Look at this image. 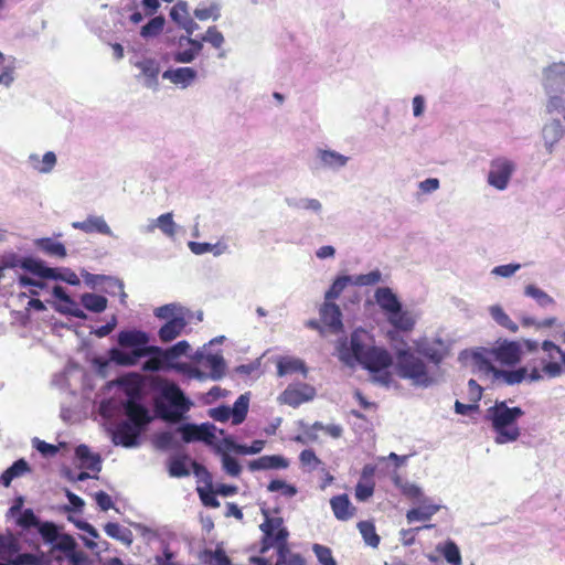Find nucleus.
<instances>
[{"mask_svg":"<svg viewBox=\"0 0 565 565\" xmlns=\"http://www.w3.org/2000/svg\"><path fill=\"white\" fill-rule=\"evenodd\" d=\"M475 365L488 374L497 370L492 361L501 365L512 366L521 361V343L519 341L503 340L491 349L478 348L471 353Z\"/></svg>","mask_w":565,"mask_h":565,"instance_id":"obj_4","label":"nucleus"},{"mask_svg":"<svg viewBox=\"0 0 565 565\" xmlns=\"http://www.w3.org/2000/svg\"><path fill=\"white\" fill-rule=\"evenodd\" d=\"M545 88L551 95L553 93H565V64L558 63L548 66L545 72Z\"/></svg>","mask_w":565,"mask_h":565,"instance_id":"obj_14","label":"nucleus"},{"mask_svg":"<svg viewBox=\"0 0 565 565\" xmlns=\"http://www.w3.org/2000/svg\"><path fill=\"white\" fill-rule=\"evenodd\" d=\"M203 554L205 557H209L210 563L214 562L216 565H231V559L223 548H216L215 551L205 550Z\"/></svg>","mask_w":565,"mask_h":565,"instance_id":"obj_54","label":"nucleus"},{"mask_svg":"<svg viewBox=\"0 0 565 565\" xmlns=\"http://www.w3.org/2000/svg\"><path fill=\"white\" fill-rule=\"evenodd\" d=\"M439 509L440 507L438 504H426L419 508H413L406 512V520L408 523L428 521Z\"/></svg>","mask_w":565,"mask_h":565,"instance_id":"obj_32","label":"nucleus"},{"mask_svg":"<svg viewBox=\"0 0 565 565\" xmlns=\"http://www.w3.org/2000/svg\"><path fill=\"white\" fill-rule=\"evenodd\" d=\"M54 276L55 277H50L49 279L62 280L72 286H78L81 284V280H79L78 276L76 275V273H74L73 270H71L68 268L64 269L63 274L58 273L57 269L55 268Z\"/></svg>","mask_w":565,"mask_h":565,"instance_id":"obj_59","label":"nucleus"},{"mask_svg":"<svg viewBox=\"0 0 565 565\" xmlns=\"http://www.w3.org/2000/svg\"><path fill=\"white\" fill-rule=\"evenodd\" d=\"M104 531L108 536L118 540L126 545H130L132 543L131 531L121 526L119 523L108 522L105 524Z\"/></svg>","mask_w":565,"mask_h":565,"instance_id":"obj_34","label":"nucleus"},{"mask_svg":"<svg viewBox=\"0 0 565 565\" xmlns=\"http://www.w3.org/2000/svg\"><path fill=\"white\" fill-rule=\"evenodd\" d=\"M231 412L233 425L242 424L248 412V398L245 395H241L234 403V407Z\"/></svg>","mask_w":565,"mask_h":565,"instance_id":"obj_41","label":"nucleus"},{"mask_svg":"<svg viewBox=\"0 0 565 565\" xmlns=\"http://www.w3.org/2000/svg\"><path fill=\"white\" fill-rule=\"evenodd\" d=\"M216 245L210 243L190 242L189 248L195 255H202L209 252H213L215 255H220L221 250H214Z\"/></svg>","mask_w":565,"mask_h":565,"instance_id":"obj_60","label":"nucleus"},{"mask_svg":"<svg viewBox=\"0 0 565 565\" xmlns=\"http://www.w3.org/2000/svg\"><path fill=\"white\" fill-rule=\"evenodd\" d=\"M73 228L79 230L84 233H100L108 235L110 234V227L102 216H88L86 220L81 222H73Z\"/></svg>","mask_w":565,"mask_h":565,"instance_id":"obj_22","label":"nucleus"},{"mask_svg":"<svg viewBox=\"0 0 565 565\" xmlns=\"http://www.w3.org/2000/svg\"><path fill=\"white\" fill-rule=\"evenodd\" d=\"M288 460L280 455L263 456L248 463V468L252 471L255 470H268V469H286L288 467Z\"/></svg>","mask_w":565,"mask_h":565,"instance_id":"obj_23","label":"nucleus"},{"mask_svg":"<svg viewBox=\"0 0 565 565\" xmlns=\"http://www.w3.org/2000/svg\"><path fill=\"white\" fill-rule=\"evenodd\" d=\"M83 277L85 279V282L93 288H95L97 285L106 282L108 288L117 290L121 297L125 298L127 296L124 290L122 281L117 278H113V277L105 276V275H94V274H89V273L83 274Z\"/></svg>","mask_w":565,"mask_h":565,"instance_id":"obj_28","label":"nucleus"},{"mask_svg":"<svg viewBox=\"0 0 565 565\" xmlns=\"http://www.w3.org/2000/svg\"><path fill=\"white\" fill-rule=\"evenodd\" d=\"M21 268L43 279L55 277V268L44 265V262L33 257H23Z\"/></svg>","mask_w":565,"mask_h":565,"instance_id":"obj_27","label":"nucleus"},{"mask_svg":"<svg viewBox=\"0 0 565 565\" xmlns=\"http://www.w3.org/2000/svg\"><path fill=\"white\" fill-rule=\"evenodd\" d=\"M135 66L140 71V77L143 79V85L156 89L159 84L160 64L154 58H143L138 61Z\"/></svg>","mask_w":565,"mask_h":565,"instance_id":"obj_16","label":"nucleus"},{"mask_svg":"<svg viewBox=\"0 0 565 565\" xmlns=\"http://www.w3.org/2000/svg\"><path fill=\"white\" fill-rule=\"evenodd\" d=\"M35 247L50 257L63 259L67 256L66 247L63 243L51 238L43 237L34 241Z\"/></svg>","mask_w":565,"mask_h":565,"instance_id":"obj_21","label":"nucleus"},{"mask_svg":"<svg viewBox=\"0 0 565 565\" xmlns=\"http://www.w3.org/2000/svg\"><path fill=\"white\" fill-rule=\"evenodd\" d=\"M437 551L441 552L445 559L451 565H461L459 547L454 541H447L444 546L438 545Z\"/></svg>","mask_w":565,"mask_h":565,"instance_id":"obj_40","label":"nucleus"},{"mask_svg":"<svg viewBox=\"0 0 565 565\" xmlns=\"http://www.w3.org/2000/svg\"><path fill=\"white\" fill-rule=\"evenodd\" d=\"M13 565H41V558L31 553H23L14 558Z\"/></svg>","mask_w":565,"mask_h":565,"instance_id":"obj_64","label":"nucleus"},{"mask_svg":"<svg viewBox=\"0 0 565 565\" xmlns=\"http://www.w3.org/2000/svg\"><path fill=\"white\" fill-rule=\"evenodd\" d=\"M358 529H359L364 542L369 546L376 548L380 545L381 537L376 533L375 526L371 521L359 522Z\"/></svg>","mask_w":565,"mask_h":565,"instance_id":"obj_36","label":"nucleus"},{"mask_svg":"<svg viewBox=\"0 0 565 565\" xmlns=\"http://www.w3.org/2000/svg\"><path fill=\"white\" fill-rule=\"evenodd\" d=\"M374 483L371 481L359 482L355 487V498L359 501H365L373 495Z\"/></svg>","mask_w":565,"mask_h":565,"instance_id":"obj_58","label":"nucleus"},{"mask_svg":"<svg viewBox=\"0 0 565 565\" xmlns=\"http://www.w3.org/2000/svg\"><path fill=\"white\" fill-rule=\"evenodd\" d=\"M164 23L166 20L162 15L154 17L141 28L140 35L143 39L156 38L163 31Z\"/></svg>","mask_w":565,"mask_h":565,"instance_id":"obj_39","label":"nucleus"},{"mask_svg":"<svg viewBox=\"0 0 565 565\" xmlns=\"http://www.w3.org/2000/svg\"><path fill=\"white\" fill-rule=\"evenodd\" d=\"M222 465L225 472L231 477H238L241 475L242 467L239 462L226 452L222 454Z\"/></svg>","mask_w":565,"mask_h":565,"instance_id":"obj_52","label":"nucleus"},{"mask_svg":"<svg viewBox=\"0 0 565 565\" xmlns=\"http://www.w3.org/2000/svg\"><path fill=\"white\" fill-rule=\"evenodd\" d=\"M523 415L524 411L521 407H509L504 401L495 402L493 406L489 407L487 418L491 422L495 433L494 441L502 445L518 440L521 436L518 419Z\"/></svg>","mask_w":565,"mask_h":565,"instance_id":"obj_3","label":"nucleus"},{"mask_svg":"<svg viewBox=\"0 0 565 565\" xmlns=\"http://www.w3.org/2000/svg\"><path fill=\"white\" fill-rule=\"evenodd\" d=\"M267 490L269 492L281 491V494L286 498H292L297 494V488L295 486L280 479L271 480L267 486Z\"/></svg>","mask_w":565,"mask_h":565,"instance_id":"obj_47","label":"nucleus"},{"mask_svg":"<svg viewBox=\"0 0 565 565\" xmlns=\"http://www.w3.org/2000/svg\"><path fill=\"white\" fill-rule=\"evenodd\" d=\"M31 471V467L28 461L23 458L14 461L8 469H6L0 476V484L8 488L10 487L13 479L22 477Z\"/></svg>","mask_w":565,"mask_h":565,"instance_id":"obj_24","label":"nucleus"},{"mask_svg":"<svg viewBox=\"0 0 565 565\" xmlns=\"http://www.w3.org/2000/svg\"><path fill=\"white\" fill-rule=\"evenodd\" d=\"M141 428L130 424L129 422H120L113 433V441L124 447H132L137 444V439L141 433Z\"/></svg>","mask_w":565,"mask_h":565,"instance_id":"obj_15","label":"nucleus"},{"mask_svg":"<svg viewBox=\"0 0 565 565\" xmlns=\"http://www.w3.org/2000/svg\"><path fill=\"white\" fill-rule=\"evenodd\" d=\"M316 395V391L308 384H301L298 386H288L281 394L280 399L282 403L298 407L302 403L312 399Z\"/></svg>","mask_w":565,"mask_h":565,"instance_id":"obj_13","label":"nucleus"},{"mask_svg":"<svg viewBox=\"0 0 565 565\" xmlns=\"http://www.w3.org/2000/svg\"><path fill=\"white\" fill-rule=\"evenodd\" d=\"M158 227L168 236H173L175 233V224L172 218V213H166L158 217Z\"/></svg>","mask_w":565,"mask_h":565,"instance_id":"obj_55","label":"nucleus"},{"mask_svg":"<svg viewBox=\"0 0 565 565\" xmlns=\"http://www.w3.org/2000/svg\"><path fill=\"white\" fill-rule=\"evenodd\" d=\"M149 355H150V359H148L142 364V371H145V372H157V371H160L169 362V359H167L163 354L150 353Z\"/></svg>","mask_w":565,"mask_h":565,"instance_id":"obj_48","label":"nucleus"},{"mask_svg":"<svg viewBox=\"0 0 565 565\" xmlns=\"http://www.w3.org/2000/svg\"><path fill=\"white\" fill-rule=\"evenodd\" d=\"M382 280V274L379 269L372 270L369 274H361L352 277V285L355 286H373Z\"/></svg>","mask_w":565,"mask_h":565,"instance_id":"obj_49","label":"nucleus"},{"mask_svg":"<svg viewBox=\"0 0 565 565\" xmlns=\"http://www.w3.org/2000/svg\"><path fill=\"white\" fill-rule=\"evenodd\" d=\"M330 504L338 520L347 521L354 515L355 508L352 507L347 494L333 497Z\"/></svg>","mask_w":565,"mask_h":565,"instance_id":"obj_26","label":"nucleus"},{"mask_svg":"<svg viewBox=\"0 0 565 565\" xmlns=\"http://www.w3.org/2000/svg\"><path fill=\"white\" fill-rule=\"evenodd\" d=\"M38 531L45 543L53 545L52 552L61 551L65 553L74 564H77L78 558L77 553L75 552L76 541L72 535L66 533L60 534L58 527L53 522L49 521L41 522Z\"/></svg>","mask_w":565,"mask_h":565,"instance_id":"obj_9","label":"nucleus"},{"mask_svg":"<svg viewBox=\"0 0 565 565\" xmlns=\"http://www.w3.org/2000/svg\"><path fill=\"white\" fill-rule=\"evenodd\" d=\"M524 294L533 298L540 307L546 308L555 305L554 299L550 295L534 285H527Z\"/></svg>","mask_w":565,"mask_h":565,"instance_id":"obj_38","label":"nucleus"},{"mask_svg":"<svg viewBox=\"0 0 565 565\" xmlns=\"http://www.w3.org/2000/svg\"><path fill=\"white\" fill-rule=\"evenodd\" d=\"M188 456L174 457L169 460V475L175 478L188 477L190 470L186 468Z\"/></svg>","mask_w":565,"mask_h":565,"instance_id":"obj_42","label":"nucleus"},{"mask_svg":"<svg viewBox=\"0 0 565 565\" xmlns=\"http://www.w3.org/2000/svg\"><path fill=\"white\" fill-rule=\"evenodd\" d=\"M18 525L22 529H31V527H39L41 524V521L39 518L34 514L33 510L25 509L21 515L19 516L17 521Z\"/></svg>","mask_w":565,"mask_h":565,"instance_id":"obj_53","label":"nucleus"},{"mask_svg":"<svg viewBox=\"0 0 565 565\" xmlns=\"http://www.w3.org/2000/svg\"><path fill=\"white\" fill-rule=\"evenodd\" d=\"M515 171V164L505 157H499L490 162L488 183L497 190H505Z\"/></svg>","mask_w":565,"mask_h":565,"instance_id":"obj_10","label":"nucleus"},{"mask_svg":"<svg viewBox=\"0 0 565 565\" xmlns=\"http://www.w3.org/2000/svg\"><path fill=\"white\" fill-rule=\"evenodd\" d=\"M4 55L0 52V84L9 86L13 82L14 67L4 65Z\"/></svg>","mask_w":565,"mask_h":565,"instance_id":"obj_57","label":"nucleus"},{"mask_svg":"<svg viewBox=\"0 0 565 565\" xmlns=\"http://www.w3.org/2000/svg\"><path fill=\"white\" fill-rule=\"evenodd\" d=\"M418 354L438 365L445 358L444 345L441 340L428 341L422 339L415 342Z\"/></svg>","mask_w":565,"mask_h":565,"instance_id":"obj_18","label":"nucleus"},{"mask_svg":"<svg viewBox=\"0 0 565 565\" xmlns=\"http://www.w3.org/2000/svg\"><path fill=\"white\" fill-rule=\"evenodd\" d=\"M490 313H491L492 318L494 319V321L498 324H500L501 327L508 329L511 332L518 331V329H519L518 324L510 319V317L504 312V310L501 307H499V306L491 307Z\"/></svg>","mask_w":565,"mask_h":565,"instance_id":"obj_44","label":"nucleus"},{"mask_svg":"<svg viewBox=\"0 0 565 565\" xmlns=\"http://www.w3.org/2000/svg\"><path fill=\"white\" fill-rule=\"evenodd\" d=\"M190 350V344L188 341L182 340L175 343L174 345L163 350L159 347V353L163 354L169 361H172L174 359L180 358L181 355H184Z\"/></svg>","mask_w":565,"mask_h":565,"instance_id":"obj_46","label":"nucleus"},{"mask_svg":"<svg viewBox=\"0 0 565 565\" xmlns=\"http://www.w3.org/2000/svg\"><path fill=\"white\" fill-rule=\"evenodd\" d=\"M312 550L321 565H337L332 551L328 546L315 544Z\"/></svg>","mask_w":565,"mask_h":565,"instance_id":"obj_51","label":"nucleus"},{"mask_svg":"<svg viewBox=\"0 0 565 565\" xmlns=\"http://www.w3.org/2000/svg\"><path fill=\"white\" fill-rule=\"evenodd\" d=\"M81 303L86 310L100 313L106 310L108 300L102 295L86 292L81 296Z\"/></svg>","mask_w":565,"mask_h":565,"instance_id":"obj_31","label":"nucleus"},{"mask_svg":"<svg viewBox=\"0 0 565 565\" xmlns=\"http://www.w3.org/2000/svg\"><path fill=\"white\" fill-rule=\"evenodd\" d=\"M75 456L82 463L93 471L100 470V458L98 455H93L86 445H79L75 449Z\"/></svg>","mask_w":565,"mask_h":565,"instance_id":"obj_33","label":"nucleus"},{"mask_svg":"<svg viewBox=\"0 0 565 565\" xmlns=\"http://www.w3.org/2000/svg\"><path fill=\"white\" fill-rule=\"evenodd\" d=\"M387 321L395 328L402 331H411L414 329L415 319L413 315L408 310H403L402 306L399 307L398 312H392L387 317Z\"/></svg>","mask_w":565,"mask_h":565,"instance_id":"obj_29","label":"nucleus"},{"mask_svg":"<svg viewBox=\"0 0 565 565\" xmlns=\"http://www.w3.org/2000/svg\"><path fill=\"white\" fill-rule=\"evenodd\" d=\"M161 394L162 397L169 402L170 407L157 401L156 412L158 416L166 422H180L184 413L190 409L191 405L181 388L174 383H169L162 387Z\"/></svg>","mask_w":565,"mask_h":565,"instance_id":"obj_8","label":"nucleus"},{"mask_svg":"<svg viewBox=\"0 0 565 565\" xmlns=\"http://www.w3.org/2000/svg\"><path fill=\"white\" fill-rule=\"evenodd\" d=\"M162 77L171 81L175 85L189 86L196 77V71L192 67H179L175 70H167Z\"/></svg>","mask_w":565,"mask_h":565,"instance_id":"obj_25","label":"nucleus"},{"mask_svg":"<svg viewBox=\"0 0 565 565\" xmlns=\"http://www.w3.org/2000/svg\"><path fill=\"white\" fill-rule=\"evenodd\" d=\"M320 322L331 333H339L343 329L342 312L338 305L332 301L326 300L319 310Z\"/></svg>","mask_w":565,"mask_h":565,"instance_id":"obj_12","label":"nucleus"},{"mask_svg":"<svg viewBox=\"0 0 565 565\" xmlns=\"http://www.w3.org/2000/svg\"><path fill=\"white\" fill-rule=\"evenodd\" d=\"M186 311L178 303H168L154 309L153 313L157 318L167 320L158 331L161 342H171L182 334L188 324Z\"/></svg>","mask_w":565,"mask_h":565,"instance_id":"obj_7","label":"nucleus"},{"mask_svg":"<svg viewBox=\"0 0 565 565\" xmlns=\"http://www.w3.org/2000/svg\"><path fill=\"white\" fill-rule=\"evenodd\" d=\"M352 285V276H340L338 277L331 287L327 290L324 299L332 301L337 299L348 285Z\"/></svg>","mask_w":565,"mask_h":565,"instance_id":"obj_43","label":"nucleus"},{"mask_svg":"<svg viewBox=\"0 0 565 565\" xmlns=\"http://www.w3.org/2000/svg\"><path fill=\"white\" fill-rule=\"evenodd\" d=\"M394 367L401 379L411 381L413 385L427 387L434 383L426 363L411 348L395 351Z\"/></svg>","mask_w":565,"mask_h":565,"instance_id":"obj_5","label":"nucleus"},{"mask_svg":"<svg viewBox=\"0 0 565 565\" xmlns=\"http://www.w3.org/2000/svg\"><path fill=\"white\" fill-rule=\"evenodd\" d=\"M542 371L550 377H557L565 373L563 363L550 361L543 364Z\"/></svg>","mask_w":565,"mask_h":565,"instance_id":"obj_62","label":"nucleus"},{"mask_svg":"<svg viewBox=\"0 0 565 565\" xmlns=\"http://www.w3.org/2000/svg\"><path fill=\"white\" fill-rule=\"evenodd\" d=\"M177 431L181 434L184 443L203 441L207 445H212L215 438L214 426L211 424H184L177 428Z\"/></svg>","mask_w":565,"mask_h":565,"instance_id":"obj_11","label":"nucleus"},{"mask_svg":"<svg viewBox=\"0 0 565 565\" xmlns=\"http://www.w3.org/2000/svg\"><path fill=\"white\" fill-rule=\"evenodd\" d=\"M202 41L211 43L215 49H221L224 43V36L216 26H210Z\"/></svg>","mask_w":565,"mask_h":565,"instance_id":"obj_56","label":"nucleus"},{"mask_svg":"<svg viewBox=\"0 0 565 565\" xmlns=\"http://www.w3.org/2000/svg\"><path fill=\"white\" fill-rule=\"evenodd\" d=\"M299 460L302 466L316 468L321 463L312 449H305L300 452Z\"/></svg>","mask_w":565,"mask_h":565,"instance_id":"obj_63","label":"nucleus"},{"mask_svg":"<svg viewBox=\"0 0 565 565\" xmlns=\"http://www.w3.org/2000/svg\"><path fill=\"white\" fill-rule=\"evenodd\" d=\"M149 341V334L142 330H122L117 335V343L122 349L131 350L125 352L113 348L108 352L109 359L120 366H134L141 358L148 356L150 353L160 352L159 347L148 345Z\"/></svg>","mask_w":565,"mask_h":565,"instance_id":"obj_2","label":"nucleus"},{"mask_svg":"<svg viewBox=\"0 0 565 565\" xmlns=\"http://www.w3.org/2000/svg\"><path fill=\"white\" fill-rule=\"evenodd\" d=\"M265 521L259 525L264 536L262 539L260 553H266L269 548L276 547L279 561L286 557L288 552L289 532L284 526V520L280 516H269L268 511L263 510Z\"/></svg>","mask_w":565,"mask_h":565,"instance_id":"obj_6","label":"nucleus"},{"mask_svg":"<svg viewBox=\"0 0 565 565\" xmlns=\"http://www.w3.org/2000/svg\"><path fill=\"white\" fill-rule=\"evenodd\" d=\"M376 303L388 317L392 312H398L402 303L397 296L388 287H380L376 289L374 295Z\"/></svg>","mask_w":565,"mask_h":565,"instance_id":"obj_20","label":"nucleus"},{"mask_svg":"<svg viewBox=\"0 0 565 565\" xmlns=\"http://www.w3.org/2000/svg\"><path fill=\"white\" fill-rule=\"evenodd\" d=\"M117 384L124 390L127 401H140L142 397V377L138 373H129L117 380Z\"/></svg>","mask_w":565,"mask_h":565,"instance_id":"obj_19","label":"nucleus"},{"mask_svg":"<svg viewBox=\"0 0 565 565\" xmlns=\"http://www.w3.org/2000/svg\"><path fill=\"white\" fill-rule=\"evenodd\" d=\"M188 15L189 13L184 2H178L170 11L171 19L178 24L183 23Z\"/></svg>","mask_w":565,"mask_h":565,"instance_id":"obj_61","label":"nucleus"},{"mask_svg":"<svg viewBox=\"0 0 565 565\" xmlns=\"http://www.w3.org/2000/svg\"><path fill=\"white\" fill-rule=\"evenodd\" d=\"M319 158L323 162V164L331 168L343 167L348 161L347 157L331 150H320Z\"/></svg>","mask_w":565,"mask_h":565,"instance_id":"obj_45","label":"nucleus"},{"mask_svg":"<svg viewBox=\"0 0 565 565\" xmlns=\"http://www.w3.org/2000/svg\"><path fill=\"white\" fill-rule=\"evenodd\" d=\"M209 367L211 370V377L213 380H218L224 375L225 372V362L224 359L216 354H211L206 359Z\"/></svg>","mask_w":565,"mask_h":565,"instance_id":"obj_50","label":"nucleus"},{"mask_svg":"<svg viewBox=\"0 0 565 565\" xmlns=\"http://www.w3.org/2000/svg\"><path fill=\"white\" fill-rule=\"evenodd\" d=\"M278 375L284 376L287 374L301 372L307 373L305 363L299 359L285 358L278 362L277 365Z\"/></svg>","mask_w":565,"mask_h":565,"instance_id":"obj_35","label":"nucleus"},{"mask_svg":"<svg viewBox=\"0 0 565 565\" xmlns=\"http://www.w3.org/2000/svg\"><path fill=\"white\" fill-rule=\"evenodd\" d=\"M495 379H501L508 385H515L523 382L527 376L526 367H519L516 370H493L490 372Z\"/></svg>","mask_w":565,"mask_h":565,"instance_id":"obj_30","label":"nucleus"},{"mask_svg":"<svg viewBox=\"0 0 565 565\" xmlns=\"http://www.w3.org/2000/svg\"><path fill=\"white\" fill-rule=\"evenodd\" d=\"M188 43L190 44V49L179 51L174 55V61L179 63H191L195 56L201 52L203 44L202 41H196L190 38H186Z\"/></svg>","mask_w":565,"mask_h":565,"instance_id":"obj_37","label":"nucleus"},{"mask_svg":"<svg viewBox=\"0 0 565 565\" xmlns=\"http://www.w3.org/2000/svg\"><path fill=\"white\" fill-rule=\"evenodd\" d=\"M339 359L352 365L358 362L372 373L386 370L393 364L390 352L374 344L373 337L364 329H356L351 333L350 342L343 340L338 347Z\"/></svg>","mask_w":565,"mask_h":565,"instance_id":"obj_1","label":"nucleus"},{"mask_svg":"<svg viewBox=\"0 0 565 565\" xmlns=\"http://www.w3.org/2000/svg\"><path fill=\"white\" fill-rule=\"evenodd\" d=\"M125 415L130 424L143 429L151 422L149 411L139 401H126L124 403Z\"/></svg>","mask_w":565,"mask_h":565,"instance_id":"obj_17","label":"nucleus"}]
</instances>
